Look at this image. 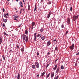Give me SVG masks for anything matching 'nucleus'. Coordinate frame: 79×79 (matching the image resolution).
Here are the masks:
<instances>
[{
	"instance_id": "3c124183",
	"label": "nucleus",
	"mask_w": 79,
	"mask_h": 79,
	"mask_svg": "<svg viewBox=\"0 0 79 79\" xmlns=\"http://www.w3.org/2000/svg\"><path fill=\"white\" fill-rule=\"evenodd\" d=\"M79 55V52L77 53L76 54V55Z\"/></svg>"
},
{
	"instance_id": "c756f323",
	"label": "nucleus",
	"mask_w": 79,
	"mask_h": 79,
	"mask_svg": "<svg viewBox=\"0 0 79 79\" xmlns=\"http://www.w3.org/2000/svg\"><path fill=\"white\" fill-rule=\"evenodd\" d=\"M52 3V1H49V2H48V5H50Z\"/></svg>"
},
{
	"instance_id": "4c0bfd02",
	"label": "nucleus",
	"mask_w": 79,
	"mask_h": 79,
	"mask_svg": "<svg viewBox=\"0 0 79 79\" xmlns=\"http://www.w3.org/2000/svg\"><path fill=\"white\" fill-rule=\"evenodd\" d=\"M37 39V38H35L34 39V41H36V40Z\"/></svg>"
},
{
	"instance_id": "423d86ee",
	"label": "nucleus",
	"mask_w": 79,
	"mask_h": 79,
	"mask_svg": "<svg viewBox=\"0 0 79 79\" xmlns=\"http://www.w3.org/2000/svg\"><path fill=\"white\" fill-rule=\"evenodd\" d=\"M54 74L55 73H54V72H52L51 74V77H52V78L53 77Z\"/></svg>"
},
{
	"instance_id": "f257e3e1",
	"label": "nucleus",
	"mask_w": 79,
	"mask_h": 79,
	"mask_svg": "<svg viewBox=\"0 0 79 79\" xmlns=\"http://www.w3.org/2000/svg\"><path fill=\"white\" fill-rule=\"evenodd\" d=\"M22 37H23V41H24V40H25L26 42H27V41H28V36H26V34H24L22 35Z\"/></svg>"
},
{
	"instance_id": "09e8293b",
	"label": "nucleus",
	"mask_w": 79,
	"mask_h": 79,
	"mask_svg": "<svg viewBox=\"0 0 79 79\" xmlns=\"http://www.w3.org/2000/svg\"><path fill=\"white\" fill-rule=\"evenodd\" d=\"M55 41H56V42H57L56 40H53V42H55Z\"/></svg>"
},
{
	"instance_id": "7ed1b4c3",
	"label": "nucleus",
	"mask_w": 79,
	"mask_h": 79,
	"mask_svg": "<svg viewBox=\"0 0 79 79\" xmlns=\"http://www.w3.org/2000/svg\"><path fill=\"white\" fill-rule=\"evenodd\" d=\"M35 64L37 68H39V64L37 62H35Z\"/></svg>"
},
{
	"instance_id": "5fc2aeb1",
	"label": "nucleus",
	"mask_w": 79,
	"mask_h": 79,
	"mask_svg": "<svg viewBox=\"0 0 79 79\" xmlns=\"http://www.w3.org/2000/svg\"><path fill=\"white\" fill-rule=\"evenodd\" d=\"M14 20H16V21H18V19H16V18H15Z\"/></svg>"
},
{
	"instance_id": "ea45409f",
	"label": "nucleus",
	"mask_w": 79,
	"mask_h": 79,
	"mask_svg": "<svg viewBox=\"0 0 79 79\" xmlns=\"http://www.w3.org/2000/svg\"><path fill=\"white\" fill-rule=\"evenodd\" d=\"M2 26L3 27H5V23L2 24Z\"/></svg>"
},
{
	"instance_id": "473e14b6",
	"label": "nucleus",
	"mask_w": 79,
	"mask_h": 79,
	"mask_svg": "<svg viewBox=\"0 0 79 79\" xmlns=\"http://www.w3.org/2000/svg\"><path fill=\"white\" fill-rule=\"evenodd\" d=\"M30 28L31 31H32V30L33 29V27H31Z\"/></svg>"
},
{
	"instance_id": "338daca9",
	"label": "nucleus",
	"mask_w": 79,
	"mask_h": 79,
	"mask_svg": "<svg viewBox=\"0 0 79 79\" xmlns=\"http://www.w3.org/2000/svg\"><path fill=\"white\" fill-rule=\"evenodd\" d=\"M16 2H18V1H19V0H16Z\"/></svg>"
},
{
	"instance_id": "864d4df0",
	"label": "nucleus",
	"mask_w": 79,
	"mask_h": 79,
	"mask_svg": "<svg viewBox=\"0 0 79 79\" xmlns=\"http://www.w3.org/2000/svg\"><path fill=\"white\" fill-rule=\"evenodd\" d=\"M43 1H44V0H41V2L42 3V2H43Z\"/></svg>"
},
{
	"instance_id": "39448f33",
	"label": "nucleus",
	"mask_w": 79,
	"mask_h": 79,
	"mask_svg": "<svg viewBox=\"0 0 79 79\" xmlns=\"http://www.w3.org/2000/svg\"><path fill=\"white\" fill-rule=\"evenodd\" d=\"M67 22L68 23V24H70V18H68L67 19Z\"/></svg>"
},
{
	"instance_id": "4be33fe9",
	"label": "nucleus",
	"mask_w": 79,
	"mask_h": 79,
	"mask_svg": "<svg viewBox=\"0 0 79 79\" xmlns=\"http://www.w3.org/2000/svg\"><path fill=\"white\" fill-rule=\"evenodd\" d=\"M50 73H49V74H48L47 75V76L46 77H47V78H48V77H50Z\"/></svg>"
},
{
	"instance_id": "de8ad7c7",
	"label": "nucleus",
	"mask_w": 79,
	"mask_h": 79,
	"mask_svg": "<svg viewBox=\"0 0 79 79\" xmlns=\"http://www.w3.org/2000/svg\"><path fill=\"white\" fill-rule=\"evenodd\" d=\"M19 45L17 46V48H19Z\"/></svg>"
},
{
	"instance_id": "79ce46f5",
	"label": "nucleus",
	"mask_w": 79,
	"mask_h": 79,
	"mask_svg": "<svg viewBox=\"0 0 79 79\" xmlns=\"http://www.w3.org/2000/svg\"><path fill=\"white\" fill-rule=\"evenodd\" d=\"M37 34V33H34V36H35Z\"/></svg>"
},
{
	"instance_id": "1a4fd4ad",
	"label": "nucleus",
	"mask_w": 79,
	"mask_h": 79,
	"mask_svg": "<svg viewBox=\"0 0 79 79\" xmlns=\"http://www.w3.org/2000/svg\"><path fill=\"white\" fill-rule=\"evenodd\" d=\"M51 15V12H50L48 14L47 18L48 19L49 18Z\"/></svg>"
},
{
	"instance_id": "aec40b11",
	"label": "nucleus",
	"mask_w": 79,
	"mask_h": 79,
	"mask_svg": "<svg viewBox=\"0 0 79 79\" xmlns=\"http://www.w3.org/2000/svg\"><path fill=\"white\" fill-rule=\"evenodd\" d=\"M45 72H43L42 74H41V77H43L44 75H45Z\"/></svg>"
},
{
	"instance_id": "37998d69",
	"label": "nucleus",
	"mask_w": 79,
	"mask_h": 79,
	"mask_svg": "<svg viewBox=\"0 0 79 79\" xmlns=\"http://www.w3.org/2000/svg\"><path fill=\"white\" fill-rule=\"evenodd\" d=\"M37 56H39V52H37Z\"/></svg>"
},
{
	"instance_id": "c85d7f7f",
	"label": "nucleus",
	"mask_w": 79,
	"mask_h": 79,
	"mask_svg": "<svg viewBox=\"0 0 79 79\" xmlns=\"http://www.w3.org/2000/svg\"><path fill=\"white\" fill-rule=\"evenodd\" d=\"M4 17L6 18H8V17H7V16H6V14H4Z\"/></svg>"
},
{
	"instance_id": "a211bd4d",
	"label": "nucleus",
	"mask_w": 79,
	"mask_h": 79,
	"mask_svg": "<svg viewBox=\"0 0 79 79\" xmlns=\"http://www.w3.org/2000/svg\"><path fill=\"white\" fill-rule=\"evenodd\" d=\"M31 24H32V27H33V26H35V23L34 22H32Z\"/></svg>"
},
{
	"instance_id": "4d7b16f0",
	"label": "nucleus",
	"mask_w": 79,
	"mask_h": 79,
	"mask_svg": "<svg viewBox=\"0 0 79 79\" xmlns=\"http://www.w3.org/2000/svg\"><path fill=\"white\" fill-rule=\"evenodd\" d=\"M0 61H2V58H1L0 59Z\"/></svg>"
},
{
	"instance_id": "a878e982",
	"label": "nucleus",
	"mask_w": 79,
	"mask_h": 79,
	"mask_svg": "<svg viewBox=\"0 0 79 79\" xmlns=\"http://www.w3.org/2000/svg\"><path fill=\"white\" fill-rule=\"evenodd\" d=\"M61 27L62 28H64V25L63 24V23L61 25Z\"/></svg>"
},
{
	"instance_id": "49530a36",
	"label": "nucleus",
	"mask_w": 79,
	"mask_h": 79,
	"mask_svg": "<svg viewBox=\"0 0 79 79\" xmlns=\"http://www.w3.org/2000/svg\"><path fill=\"white\" fill-rule=\"evenodd\" d=\"M57 60H58V59H57L55 61H54L55 62V63H56V61H57Z\"/></svg>"
},
{
	"instance_id": "a18cd8bd",
	"label": "nucleus",
	"mask_w": 79,
	"mask_h": 79,
	"mask_svg": "<svg viewBox=\"0 0 79 79\" xmlns=\"http://www.w3.org/2000/svg\"><path fill=\"white\" fill-rule=\"evenodd\" d=\"M68 31H67L66 32V33H65V35H66V34H68Z\"/></svg>"
},
{
	"instance_id": "58836bf2",
	"label": "nucleus",
	"mask_w": 79,
	"mask_h": 79,
	"mask_svg": "<svg viewBox=\"0 0 79 79\" xmlns=\"http://www.w3.org/2000/svg\"><path fill=\"white\" fill-rule=\"evenodd\" d=\"M12 52H13L12 50H10L9 52L10 53H12Z\"/></svg>"
},
{
	"instance_id": "13d9d810",
	"label": "nucleus",
	"mask_w": 79,
	"mask_h": 79,
	"mask_svg": "<svg viewBox=\"0 0 79 79\" xmlns=\"http://www.w3.org/2000/svg\"><path fill=\"white\" fill-rule=\"evenodd\" d=\"M6 15H7V16H8V13H7L6 14Z\"/></svg>"
},
{
	"instance_id": "69168bd1",
	"label": "nucleus",
	"mask_w": 79,
	"mask_h": 79,
	"mask_svg": "<svg viewBox=\"0 0 79 79\" xmlns=\"http://www.w3.org/2000/svg\"><path fill=\"white\" fill-rule=\"evenodd\" d=\"M15 10H17V9L15 8Z\"/></svg>"
},
{
	"instance_id": "412c9836",
	"label": "nucleus",
	"mask_w": 79,
	"mask_h": 79,
	"mask_svg": "<svg viewBox=\"0 0 79 79\" xmlns=\"http://www.w3.org/2000/svg\"><path fill=\"white\" fill-rule=\"evenodd\" d=\"M14 17L17 18H19V16L16 15H14Z\"/></svg>"
},
{
	"instance_id": "6ab92c4d",
	"label": "nucleus",
	"mask_w": 79,
	"mask_h": 79,
	"mask_svg": "<svg viewBox=\"0 0 79 79\" xmlns=\"http://www.w3.org/2000/svg\"><path fill=\"white\" fill-rule=\"evenodd\" d=\"M42 37V34H38L37 35V37Z\"/></svg>"
},
{
	"instance_id": "20e7f679",
	"label": "nucleus",
	"mask_w": 79,
	"mask_h": 79,
	"mask_svg": "<svg viewBox=\"0 0 79 79\" xmlns=\"http://www.w3.org/2000/svg\"><path fill=\"white\" fill-rule=\"evenodd\" d=\"M74 44H73L71 46H70L69 47L70 48L71 50H73L74 49Z\"/></svg>"
},
{
	"instance_id": "9b49d317",
	"label": "nucleus",
	"mask_w": 79,
	"mask_h": 79,
	"mask_svg": "<svg viewBox=\"0 0 79 79\" xmlns=\"http://www.w3.org/2000/svg\"><path fill=\"white\" fill-rule=\"evenodd\" d=\"M2 21H3L4 23H6L7 22V19H4V18H2Z\"/></svg>"
},
{
	"instance_id": "f03ea898",
	"label": "nucleus",
	"mask_w": 79,
	"mask_h": 79,
	"mask_svg": "<svg viewBox=\"0 0 79 79\" xmlns=\"http://www.w3.org/2000/svg\"><path fill=\"white\" fill-rule=\"evenodd\" d=\"M79 16V15H73V19L74 21H76V20H77V19L78 18V17Z\"/></svg>"
},
{
	"instance_id": "603ef678",
	"label": "nucleus",
	"mask_w": 79,
	"mask_h": 79,
	"mask_svg": "<svg viewBox=\"0 0 79 79\" xmlns=\"http://www.w3.org/2000/svg\"><path fill=\"white\" fill-rule=\"evenodd\" d=\"M47 54H48V55H49L50 54V53L48 52Z\"/></svg>"
},
{
	"instance_id": "4468645a",
	"label": "nucleus",
	"mask_w": 79,
	"mask_h": 79,
	"mask_svg": "<svg viewBox=\"0 0 79 79\" xmlns=\"http://www.w3.org/2000/svg\"><path fill=\"white\" fill-rule=\"evenodd\" d=\"M41 39L42 40H44L45 39V37L44 36H42L41 37Z\"/></svg>"
},
{
	"instance_id": "f8f14e48",
	"label": "nucleus",
	"mask_w": 79,
	"mask_h": 79,
	"mask_svg": "<svg viewBox=\"0 0 79 79\" xmlns=\"http://www.w3.org/2000/svg\"><path fill=\"white\" fill-rule=\"evenodd\" d=\"M56 68H57V64H56L55 65V67L53 68V69L54 70V71H55V70L56 69Z\"/></svg>"
},
{
	"instance_id": "cd10ccee",
	"label": "nucleus",
	"mask_w": 79,
	"mask_h": 79,
	"mask_svg": "<svg viewBox=\"0 0 79 79\" xmlns=\"http://www.w3.org/2000/svg\"><path fill=\"white\" fill-rule=\"evenodd\" d=\"M2 57L3 59V60L5 61V56H4V55L2 56Z\"/></svg>"
},
{
	"instance_id": "6e6d98bb",
	"label": "nucleus",
	"mask_w": 79,
	"mask_h": 79,
	"mask_svg": "<svg viewBox=\"0 0 79 79\" xmlns=\"http://www.w3.org/2000/svg\"><path fill=\"white\" fill-rule=\"evenodd\" d=\"M37 77H39V74H38L37 75Z\"/></svg>"
},
{
	"instance_id": "2eb2a0df",
	"label": "nucleus",
	"mask_w": 79,
	"mask_h": 79,
	"mask_svg": "<svg viewBox=\"0 0 79 79\" xmlns=\"http://www.w3.org/2000/svg\"><path fill=\"white\" fill-rule=\"evenodd\" d=\"M19 5H20V6L22 7V8L23 7V2H21L20 3H19Z\"/></svg>"
},
{
	"instance_id": "0eeeda50",
	"label": "nucleus",
	"mask_w": 79,
	"mask_h": 79,
	"mask_svg": "<svg viewBox=\"0 0 79 79\" xmlns=\"http://www.w3.org/2000/svg\"><path fill=\"white\" fill-rule=\"evenodd\" d=\"M59 70L60 69L59 68H58L57 69L56 72V74H58L59 72H60Z\"/></svg>"
},
{
	"instance_id": "0e129e2a",
	"label": "nucleus",
	"mask_w": 79,
	"mask_h": 79,
	"mask_svg": "<svg viewBox=\"0 0 79 79\" xmlns=\"http://www.w3.org/2000/svg\"><path fill=\"white\" fill-rule=\"evenodd\" d=\"M79 60V57L78 58H77V60Z\"/></svg>"
},
{
	"instance_id": "e2e57ef3",
	"label": "nucleus",
	"mask_w": 79,
	"mask_h": 79,
	"mask_svg": "<svg viewBox=\"0 0 79 79\" xmlns=\"http://www.w3.org/2000/svg\"><path fill=\"white\" fill-rule=\"evenodd\" d=\"M6 35L7 37H8V35H7V34H6Z\"/></svg>"
},
{
	"instance_id": "774afa93",
	"label": "nucleus",
	"mask_w": 79,
	"mask_h": 79,
	"mask_svg": "<svg viewBox=\"0 0 79 79\" xmlns=\"http://www.w3.org/2000/svg\"><path fill=\"white\" fill-rule=\"evenodd\" d=\"M25 1H24V0H23V2H24Z\"/></svg>"
},
{
	"instance_id": "c9c22d12",
	"label": "nucleus",
	"mask_w": 79,
	"mask_h": 79,
	"mask_svg": "<svg viewBox=\"0 0 79 79\" xmlns=\"http://www.w3.org/2000/svg\"><path fill=\"white\" fill-rule=\"evenodd\" d=\"M49 66V64H47V66H46V68H47V67H48Z\"/></svg>"
},
{
	"instance_id": "bf43d9fd",
	"label": "nucleus",
	"mask_w": 79,
	"mask_h": 79,
	"mask_svg": "<svg viewBox=\"0 0 79 79\" xmlns=\"http://www.w3.org/2000/svg\"><path fill=\"white\" fill-rule=\"evenodd\" d=\"M34 36L35 37V38H36V37H37V36L36 35H35Z\"/></svg>"
},
{
	"instance_id": "7c9ffc66",
	"label": "nucleus",
	"mask_w": 79,
	"mask_h": 79,
	"mask_svg": "<svg viewBox=\"0 0 79 79\" xmlns=\"http://www.w3.org/2000/svg\"><path fill=\"white\" fill-rule=\"evenodd\" d=\"M44 29L43 28H42L40 29V31H41V32H43V31H44Z\"/></svg>"
},
{
	"instance_id": "8fccbe9b",
	"label": "nucleus",
	"mask_w": 79,
	"mask_h": 79,
	"mask_svg": "<svg viewBox=\"0 0 79 79\" xmlns=\"http://www.w3.org/2000/svg\"><path fill=\"white\" fill-rule=\"evenodd\" d=\"M2 41H0V45L2 44Z\"/></svg>"
},
{
	"instance_id": "a19ab883",
	"label": "nucleus",
	"mask_w": 79,
	"mask_h": 79,
	"mask_svg": "<svg viewBox=\"0 0 79 79\" xmlns=\"http://www.w3.org/2000/svg\"><path fill=\"white\" fill-rule=\"evenodd\" d=\"M2 11H3V12H5V9L3 8L2 9Z\"/></svg>"
},
{
	"instance_id": "bb28decb",
	"label": "nucleus",
	"mask_w": 79,
	"mask_h": 79,
	"mask_svg": "<svg viewBox=\"0 0 79 79\" xmlns=\"http://www.w3.org/2000/svg\"><path fill=\"white\" fill-rule=\"evenodd\" d=\"M61 69H64V67L63 66V65H61L60 67Z\"/></svg>"
},
{
	"instance_id": "052dcab7",
	"label": "nucleus",
	"mask_w": 79,
	"mask_h": 79,
	"mask_svg": "<svg viewBox=\"0 0 79 79\" xmlns=\"http://www.w3.org/2000/svg\"><path fill=\"white\" fill-rule=\"evenodd\" d=\"M77 63H75V66H77Z\"/></svg>"
},
{
	"instance_id": "c03bdc74",
	"label": "nucleus",
	"mask_w": 79,
	"mask_h": 79,
	"mask_svg": "<svg viewBox=\"0 0 79 79\" xmlns=\"http://www.w3.org/2000/svg\"><path fill=\"white\" fill-rule=\"evenodd\" d=\"M3 33L4 34V35H6V33L5 32H4Z\"/></svg>"
},
{
	"instance_id": "f3484780",
	"label": "nucleus",
	"mask_w": 79,
	"mask_h": 79,
	"mask_svg": "<svg viewBox=\"0 0 79 79\" xmlns=\"http://www.w3.org/2000/svg\"><path fill=\"white\" fill-rule=\"evenodd\" d=\"M19 78H20V74L19 73L17 76V79H19Z\"/></svg>"
},
{
	"instance_id": "5701e85b",
	"label": "nucleus",
	"mask_w": 79,
	"mask_h": 79,
	"mask_svg": "<svg viewBox=\"0 0 79 79\" xmlns=\"http://www.w3.org/2000/svg\"><path fill=\"white\" fill-rule=\"evenodd\" d=\"M37 10V6H36V5H35V9L34 10V11H35Z\"/></svg>"
},
{
	"instance_id": "9d476101",
	"label": "nucleus",
	"mask_w": 79,
	"mask_h": 79,
	"mask_svg": "<svg viewBox=\"0 0 79 79\" xmlns=\"http://www.w3.org/2000/svg\"><path fill=\"white\" fill-rule=\"evenodd\" d=\"M35 65H33L31 66V68L33 69H35Z\"/></svg>"
},
{
	"instance_id": "e433bc0d",
	"label": "nucleus",
	"mask_w": 79,
	"mask_h": 79,
	"mask_svg": "<svg viewBox=\"0 0 79 79\" xmlns=\"http://www.w3.org/2000/svg\"><path fill=\"white\" fill-rule=\"evenodd\" d=\"M72 8H73V7H72V6H71L70 7V11H72Z\"/></svg>"
},
{
	"instance_id": "72a5a7b5",
	"label": "nucleus",
	"mask_w": 79,
	"mask_h": 79,
	"mask_svg": "<svg viewBox=\"0 0 79 79\" xmlns=\"http://www.w3.org/2000/svg\"><path fill=\"white\" fill-rule=\"evenodd\" d=\"M2 40H3V39H2V37H0V41H2Z\"/></svg>"
},
{
	"instance_id": "393cba45",
	"label": "nucleus",
	"mask_w": 79,
	"mask_h": 79,
	"mask_svg": "<svg viewBox=\"0 0 79 79\" xmlns=\"http://www.w3.org/2000/svg\"><path fill=\"white\" fill-rule=\"evenodd\" d=\"M28 10L29 11V10H31L30 9V5H28Z\"/></svg>"
},
{
	"instance_id": "dca6fc26",
	"label": "nucleus",
	"mask_w": 79,
	"mask_h": 79,
	"mask_svg": "<svg viewBox=\"0 0 79 79\" xmlns=\"http://www.w3.org/2000/svg\"><path fill=\"white\" fill-rule=\"evenodd\" d=\"M21 51H22V52H24V47H23V48L21 49Z\"/></svg>"
},
{
	"instance_id": "6e6552de",
	"label": "nucleus",
	"mask_w": 79,
	"mask_h": 79,
	"mask_svg": "<svg viewBox=\"0 0 79 79\" xmlns=\"http://www.w3.org/2000/svg\"><path fill=\"white\" fill-rule=\"evenodd\" d=\"M51 44V42L50 41H48L47 43V46H49Z\"/></svg>"
},
{
	"instance_id": "680f3d73",
	"label": "nucleus",
	"mask_w": 79,
	"mask_h": 79,
	"mask_svg": "<svg viewBox=\"0 0 79 79\" xmlns=\"http://www.w3.org/2000/svg\"><path fill=\"white\" fill-rule=\"evenodd\" d=\"M20 14H21V10H20Z\"/></svg>"
},
{
	"instance_id": "2f4dec72",
	"label": "nucleus",
	"mask_w": 79,
	"mask_h": 79,
	"mask_svg": "<svg viewBox=\"0 0 79 79\" xmlns=\"http://www.w3.org/2000/svg\"><path fill=\"white\" fill-rule=\"evenodd\" d=\"M58 77H59V76H57L56 77L54 78V79H58Z\"/></svg>"
},
{
	"instance_id": "f704fd0d",
	"label": "nucleus",
	"mask_w": 79,
	"mask_h": 79,
	"mask_svg": "<svg viewBox=\"0 0 79 79\" xmlns=\"http://www.w3.org/2000/svg\"><path fill=\"white\" fill-rule=\"evenodd\" d=\"M22 24H23V23H22L19 25V27H21V26H22Z\"/></svg>"
},
{
	"instance_id": "ddd939ff",
	"label": "nucleus",
	"mask_w": 79,
	"mask_h": 79,
	"mask_svg": "<svg viewBox=\"0 0 79 79\" xmlns=\"http://www.w3.org/2000/svg\"><path fill=\"white\" fill-rule=\"evenodd\" d=\"M55 50L56 52H58V47L57 46L56 47Z\"/></svg>"
},
{
	"instance_id": "b1692460",
	"label": "nucleus",
	"mask_w": 79,
	"mask_h": 79,
	"mask_svg": "<svg viewBox=\"0 0 79 79\" xmlns=\"http://www.w3.org/2000/svg\"><path fill=\"white\" fill-rule=\"evenodd\" d=\"M25 33L26 34H27L28 33V31H27V30L26 29V30H25Z\"/></svg>"
}]
</instances>
